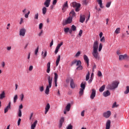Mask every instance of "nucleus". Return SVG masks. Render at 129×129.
Wrapping results in <instances>:
<instances>
[{
	"label": "nucleus",
	"mask_w": 129,
	"mask_h": 129,
	"mask_svg": "<svg viewBox=\"0 0 129 129\" xmlns=\"http://www.w3.org/2000/svg\"><path fill=\"white\" fill-rule=\"evenodd\" d=\"M93 51L92 55L95 59L99 60V53H98V41H96L94 42L93 45Z\"/></svg>",
	"instance_id": "1"
},
{
	"label": "nucleus",
	"mask_w": 129,
	"mask_h": 129,
	"mask_svg": "<svg viewBox=\"0 0 129 129\" xmlns=\"http://www.w3.org/2000/svg\"><path fill=\"white\" fill-rule=\"evenodd\" d=\"M118 84L119 83L118 82L114 81L112 83V84H108L106 88L108 90H113V89H115V88H117V86H118Z\"/></svg>",
	"instance_id": "2"
},
{
	"label": "nucleus",
	"mask_w": 129,
	"mask_h": 129,
	"mask_svg": "<svg viewBox=\"0 0 129 129\" xmlns=\"http://www.w3.org/2000/svg\"><path fill=\"white\" fill-rule=\"evenodd\" d=\"M52 80H53V78H51L50 76H48V85L46 86V90L45 91V94H49V92H50L49 88H51L52 86Z\"/></svg>",
	"instance_id": "3"
},
{
	"label": "nucleus",
	"mask_w": 129,
	"mask_h": 129,
	"mask_svg": "<svg viewBox=\"0 0 129 129\" xmlns=\"http://www.w3.org/2000/svg\"><path fill=\"white\" fill-rule=\"evenodd\" d=\"M71 7H73V8H76V12H79V11H80L79 9H80L81 5L79 3H77L76 2H74L71 3Z\"/></svg>",
	"instance_id": "4"
},
{
	"label": "nucleus",
	"mask_w": 129,
	"mask_h": 129,
	"mask_svg": "<svg viewBox=\"0 0 129 129\" xmlns=\"http://www.w3.org/2000/svg\"><path fill=\"white\" fill-rule=\"evenodd\" d=\"M68 1L66 2L62 6V13H65L66 10L68 9Z\"/></svg>",
	"instance_id": "5"
},
{
	"label": "nucleus",
	"mask_w": 129,
	"mask_h": 129,
	"mask_svg": "<svg viewBox=\"0 0 129 129\" xmlns=\"http://www.w3.org/2000/svg\"><path fill=\"white\" fill-rule=\"evenodd\" d=\"M27 30L25 28H22L20 29L19 31V35L22 37H25V35H26V32Z\"/></svg>",
	"instance_id": "6"
},
{
	"label": "nucleus",
	"mask_w": 129,
	"mask_h": 129,
	"mask_svg": "<svg viewBox=\"0 0 129 129\" xmlns=\"http://www.w3.org/2000/svg\"><path fill=\"white\" fill-rule=\"evenodd\" d=\"M127 54H121L119 56V61H123V60H126V59H127Z\"/></svg>",
	"instance_id": "7"
},
{
	"label": "nucleus",
	"mask_w": 129,
	"mask_h": 129,
	"mask_svg": "<svg viewBox=\"0 0 129 129\" xmlns=\"http://www.w3.org/2000/svg\"><path fill=\"white\" fill-rule=\"evenodd\" d=\"M96 96V90L95 89H93L92 90V93L90 95V98L91 99H94V97Z\"/></svg>",
	"instance_id": "8"
},
{
	"label": "nucleus",
	"mask_w": 129,
	"mask_h": 129,
	"mask_svg": "<svg viewBox=\"0 0 129 129\" xmlns=\"http://www.w3.org/2000/svg\"><path fill=\"white\" fill-rule=\"evenodd\" d=\"M110 115H111V112H110V111H107L103 114V116L105 117V118H108Z\"/></svg>",
	"instance_id": "9"
},
{
	"label": "nucleus",
	"mask_w": 129,
	"mask_h": 129,
	"mask_svg": "<svg viewBox=\"0 0 129 129\" xmlns=\"http://www.w3.org/2000/svg\"><path fill=\"white\" fill-rule=\"evenodd\" d=\"M62 45H63V42H60V43L57 44L55 48V50L54 51L55 54H57V53L59 52V49H60V48L61 47V46H62Z\"/></svg>",
	"instance_id": "10"
},
{
	"label": "nucleus",
	"mask_w": 129,
	"mask_h": 129,
	"mask_svg": "<svg viewBox=\"0 0 129 129\" xmlns=\"http://www.w3.org/2000/svg\"><path fill=\"white\" fill-rule=\"evenodd\" d=\"M84 60V61L87 63V67L89 66V58H88V56L86 55V54L84 55L83 56Z\"/></svg>",
	"instance_id": "11"
},
{
	"label": "nucleus",
	"mask_w": 129,
	"mask_h": 129,
	"mask_svg": "<svg viewBox=\"0 0 129 129\" xmlns=\"http://www.w3.org/2000/svg\"><path fill=\"white\" fill-rule=\"evenodd\" d=\"M50 3L51 0H45V1L44 3V6H45L46 8H49Z\"/></svg>",
	"instance_id": "12"
},
{
	"label": "nucleus",
	"mask_w": 129,
	"mask_h": 129,
	"mask_svg": "<svg viewBox=\"0 0 129 129\" xmlns=\"http://www.w3.org/2000/svg\"><path fill=\"white\" fill-rule=\"evenodd\" d=\"M72 17H69L66 21V25H68V24H71L72 23Z\"/></svg>",
	"instance_id": "13"
},
{
	"label": "nucleus",
	"mask_w": 129,
	"mask_h": 129,
	"mask_svg": "<svg viewBox=\"0 0 129 129\" xmlns=\"http://www.w3.org/2000/svg\"><path fill=\"white\" fill-rule=\"evenodd\" d=\"M70 86L71 88H72L73 89H74V88H75L76 87L75 83H74V80H73V79H72L70 81Z\"/></svg>",
	"instance_id": "14"
},
{
	"label": "nucleus",
	"mask_w": 129,
	"mask_h": 129,
	"mask_svg": "<svg viewBox=\"0 0 129 129\" xmlns=\"http://www.w3.org/2000/svg\"><path fill=\"white\" fill-rule=\"evenodd\" d=\"M109 95H110V92L108 90L104 91L103 93V96H104V97H107V96H109Z\"/></svg>",
	"instance_id": "15"
},
{
	"label": "nucleus",
	"mask_w": 129,
	"mask_h": 129,
	"mask_svg": "<svg viewBox=\"0 0 129 129\" xmlns=\"http://www.w3.org/2000/svg\"><path fill=\"white\" fill-rule=\"evenodd\" d=\"M111 123V121L110 120H107L106 123V129H109L110 128V124Z\"/></svg>",
	"instance_id": "16"
},
{
	"label": "nucleus",
	"mask_w": 129,
	"mask_h": 129,
	"mask_svg": "<svg viewBox=\"0 0 129 129\" xmlns=\"http://www.w3.org/2000/svg\"><path fill=\"white\" fill-rule=\"evenodd\" d=\"M11 108V102H9L8 105L4 109V112L5 113H7L8 111H9V109Z\"/></svg>",
	"instance_id": "17"
},
{
	"label": "nucleus",
	"mask_w": 129,
	"mask_h": 129,
	"mask_svg": "<svg viewBox=\"0 0 129 129\" xmlns=\"http://www.w3.org/2000/svg\"><path fill=\"white\" fill-rule=\"evenodd\" d=\"M37 123H38V120H36L31 124V129H35L37 125Z\"/></svg>",
	"instance_id": "18"
},
{
	"label": "nucleus",
	"mask_w": 129,
	"mask_h": 129,
	"mask_svg": "<svg viewBox=\"0 0 129 129\" xmlns=\"http://www.w3.org/2000/svg\"><path fill=\"white\" fill-rule=\"evenodd\" d=\"M50 109V104L47 103L45 107V114H47L48 111Z\"/></svg>",
	"instance_id": "19"
},
{
	"label": "nucleus",
	"mask_w": 129,
	"mask_h": 129,
	"mask_svg": "<svg viewBox=\"0 0 129 129\" xmlns=\"http://www.w3.org/2000/svg\"><path fill=\"white\" fill-rule=\"evenodd\" d=\"M47 73H50V68L51 67V62H48L47 64Z\"/></svg>",
	"instance_id": "20"
},
{
	"label": "nucleus",
	"mask_w": 129,
	"mask_h": 129,
	"mask_svg": "<svg viewBox=\"0 0 129 129\" xmlns=\"http://www.w3.org/2000/svg\"><path fill=\"white\" fill-rule=\"evenodd\" d=\"M41 56H42V59H45V58L47 57V50H45L44 53V51H42Z\"/></svg>",
	"instance_id": "21"
},
{
	"label": "nucleus",
	"mask_w": 129,
	"mask_h": 129,
	"mask_svg": "<svg viewBox=\"0 0 129 129\" xmlns=\"http://www.w3.org/2000/svg\"><path fill=\"white\" fill-rule=\"evenodd\" d=\"M84 21H85V16L81 15L80 19V23H84Z\"/></svg>",
	"instance_id": "22"
},
{
	"label": "nucleus",
	"mask_w": 129,
	"mask_h": 129,
	"mask_svg": "<svg viewBox=\"0 0 129 129\" xmlns=\"http://www.w3.org/2000/svg\"><path fill=\"white\" fill-rule=\"evenodd\" d=\"M70 108H71V104L70 103H68L66 106L65 110L67 111H70Z\"/></svg>",
	"instance_id": "23"
},
{
	"label": "nucleus",
	"mask_w": 129,
	"mask_h": 129,
	"mask_svg": "<svg viewBox=\"0 0 129 129\" xmlns=\"http://www.w3.org/2000/svg\"><path fill=\"white\" fill-rule=\"evenodd\" d=\"M60 59H61V56L60 55H58L57 56V57L56 60V66H58V65H59V62H60Z\"/></svg>",
	"instance_id": "24"
},
{
	"label": "nucleus",
	"mask_w": 129,
	"mask_h": 129,
	"mask_svg": "<svg viewBox=\"0 0 129 129\" xmlns=\"http://www.w3.org/2000/svg\"><path fill=\"white\" fill-rule=\"evenodd\" d=\"M63 122H64V117H62L60 118L59 121V127H61L63 124Z\"/></svg>",
	"instance_id": "25"
},
{
	"label": "nucleus",
	"mask_w": 129,
	"mask_h": 129,
	"mask_svg": "<svg viewBox=\"0 0 129 129\" xmlns=\"http://www.w3.org/2000/svg\"><path fill=\"white\" fill-rule=\"evenodd\" d=\"M76 16V13L75 12H74V10H72L70 13V17H72V19L74 18Z\"/></svg>",
	"instance_id": "26"
},
{
	"label": "nucleus",
	"mask_w": 129,
	"mask_h": 129,
	"mask_svg": "<svg viewBox=\"0 0 129 129\" xmlns=\"http://www.w3.org/2000/svg\"><path fill=\"white\" fill-rule=\"evenodd\" d=\"M6 97V93L5 91H3L2 93L0 94V99H4Z\"/></svg>",
	"instance_id": "27"
},
{
	"label": "nucleus",
	"mask_w": 129,
	"mask_h": 129,
	"mask_svg": "<svg viewBox=\"0 0 129 129\" xmlns=\"http://www.w3.org/2000/svg\"><path fill=\"white\" fill-rule=\"evenodd\" d=\"M104 89H105V85L102 86L99 89V91L100 92H103V91H104Z\"/></svg>",
	"instance_id": "28"
},
{
	"label": "nucleus",
	"mask_w": 129,
	"mask_h": 129,
	"mask_svg": "<svg viewBox=\"0 0 129 129\" xmlns=\"http://www.w3.org/2000/svg\"><path fill=\"white\" fill-rule=\"evenodd\" d=\"M46 13H47V7H44L42 8V14L43 15H46Z\"/></svg>",
	"instance_id": "29"
},
{
	"label": "nucleus",
	"mask_w": 129,
	"mask_h": 129,
	"mask_svg": "<svg viewBox=\"0 0 129 129\" xmlns=\"http://www.w3.org/2000/svg\"><path fill=\"white\" fill-rule=\"evenodd\" d=\"M71 29H72L73 32H76V31H77V28L74 25L72 26Z\"/></svg>",
	"instance_id": "30"
},
{
	"label": "nucleus",
	"mask_w": 129,
	"mask_h": 129,
	"mask_svg": "<svg viewBox=\"0 0 129 129\" xmlns=\"http://www.w3.org/2000/svg\"><path fill=\"white\" fill-rule=\"evenodd\" d=\"M115 34L117 35L120 33V28H117L114 31Z\"/></svg>",
	"instance_id": "31"
},
{
	"label": "nucleus",
	"mask_w": 129,
	"mask_h": 129,
	"mask_svg": "<svg viewBox=\"0 0 129 129\" xmlns=\"http://www.w3.org/2000/svg\"><path fill=\"white\" fill-rule=\"evenodd\" d=\"M97 1L100 5V8L101 9L103 8V6H102V0H97Z\"/></svg>",
	"instance_id": "32"
},
{
	"label": "nucleus",
	"mask_w": 129,
	"mask_h": 129,
	"mask_svg": "<svg viewBox=\"0 0 129 129\" xmlns=\"http://www.w3.org/2000/svg\"><path fill=\"white\" fill-rule=\"evenodd\" d=\"M124 94H128L129 93V86H127L126 87V90L124 92Z\"/></svg>",
	"instance_id": "33"
},
{
	"label": "nucleus",
	"mask_w": 129,
	"mask_h": 129,
	"mask_svg": "<svg viewBox=\"0 0 129 129\" xmlns=\"http://www.w3.org/2000/svg\"><path fill=\"white\" fill-rule=\"evenodd\" d=\"M90 77V73H89V72H88V74H87V75L86 76V81H88V80H89Z\"/></svg>",
	"instance_id": "34"
},
{
	"label": "nucleus",
	"mask_w": 129,
	"mask_h": 129,
	"mask_svg": "<svg viewBox=\"0 0 129 129\" xmlns=\"http://www.w3.org/2000/svg\"><path fill=\"white\" fill-rule=\"evenodd\" d=\"M84 93V90L83 89H80L79 91V94L80 96H81L82 95H83Z\"/></svg>",
	"instance_id": "35"
},
{
	"label": "nucleus",
	"mask_w": 129,
	"mask_h": 129,
	"mask_svg": "<svg viewBox=\"0 0 129 129\" xmlns=\"http://www.w3.org/2000/svg\"><path fill=\"white\" fill-rule=\"evenodd\" d=\"M58 80V74H57V73H54V81H55V82L56 81H57Z\"/></svg>",
	"instance_id": "36"
},
{
	"label": "nucleus",
	"mask_w": 129,
	"mask_h": 129,
	"mask_svg": "<svg viewBox=\"0 0 129 129\" xmlns=\"http://www.w3.org/2000/svg\"><path fill=\"white\" fill-rule=\"evenodd\" d=\"M81 89H84L85 90V84H83V83H82L81 84Z\"/></svg>",
	"instance_id": "37"
},
{
	"label": "nucleus",
	"mask_w": 129,
	"mask_h": 129,
	"mask_svg": "<svg viewBox=\"0 0 129 129\" xmlns=\"http://www.w3.org/2000/svg\"><path fill=\"white\" fill-rule=\"evenodd\" d=\"M17 99H18V95H15L14 97V102L16 103L17 102Z\"/></svg>",
	"instance_id": "38"
},
{
	"label": "nucleus",
	"mask_w": 129,
	"mask_h": 129,
	"mask_svg": "<svg viewBox=\"0 0 129 129\" xmlns=\"http://www.w3.org/2000/svg\"><path fill=\"white\" fill-rule=\"evenodd\" d=\"M18 116L19 117H22V110L21 109H19Z\"/></svg>",
	"instance_id": "39"
},
{
	"label": "nucleus",
	"mask_w": 129,
	"mask_h": 129,
	"mask_svg": "<svg viewBox=\"0 0 129 129\" xmlns=\"http://www.w3.org/2000/svg\"><path fill=\"white\" fill-rule=\"evenodd\" d=\"M101 50H102V44L100 43L99 46V48H98L99 52H100Z\"/></svg>",
	"instance_id": "40"
},
{
	"label": "nucleus",
	"mask_w": 129,
	"mask_h": 129,
	"mask_svg": "<svg viewBox=\"0 0 129 129\" xmlns=\"http://www.w3.org/2000/svg\"><path fill=\"white\" fill-rule=\"evenodd\" d=\"M69 30H70V28H68V27L64 28V33H68V32H69Z\"/></svg>",
	"instance_id": "41"
},
{
	"label": "nucleus",
	"mask_w": 129,
	"mask_h": 129,
	"mask_svg": "<svg viewBox=\"0 0 129 129\" xmlns=\"http://www.w3.org/2000/svg\"><path fill=\"white\" fill-rule=\"evenodd\" d=\"M35 20H38L39 19V13H36L34 16Z\"/></svg>",
	"instance_id": "42"
},
{
	"label": "nucleus",
	"mask_w": 129,
	"mask_h": 129,
	"mask_svg": "<svg viewBox=\"0 0 129 129\" xmlns=\"http://www.w3.org/2000/svg\"><path fill=\"white\" fill-rule=\"evenodd\" d=\"M39 91L40 92H43V91H44V86L39 87Z\"/></svg>",
	"instance_id": "43"
},
{
	"label": "nucleus",
	"mask_w": 129,
	"mask_h": 129,
	"mask_svg": "<svg viewBox=\"0 0 129 129\" xmlns=\"http://www.w3.org/2000/svg\"><path fill=\"white\" fill-rule=\"evenodd\" d=\"M38 52H39V46H38L36 49V50H35V55H37Z\"/></svg>",
	"instance_id": "44"
},
{
	"label": "nucleus",
	"mask_w": 129,
	"mask_h": 129,
	"mask_svg": "<svg viewBox=\"0 0 129 129\" xmlns=\"http://www.w3.org/2000/svg\"><path fill=\"white\" fill-rule=\"evenodd\" d=\"M81 61L80 60H77V64H76V66H81Z\"/></svg>",
	"instance_id": "45"
},
{
	"label": "nucleus",
	"mask_w": 129,
	"mask_h": 129,
	"mask_svg": "<svg viewBox=\"0 0 129 129\" xmlns=\"http://www.w3.org/2000/svg\"><path fill=\"white\" fill-rule=\"evenodd\" d=\"M67 129H73V126L70 124L67 127Z\"/></svg>",
	"instance_id": "46"
},
{
	"label": "nucleus",
	"mask_w": 129,
	"mask_h": 129,
	"mask_svg": "<svg viewBox=\"0 0 129 129\" xmlns=\"http://www.w3.org/2000/svg\"><path fill=\"white\" fill-rule=\"evenodd\" d=\"M77 63V60H75L72 61V64H71V66H73L74 64H76Z\"/></svg>",
	"instance_id": "47"
},
{
	"label": "nucleus",
	"mask_w": 129,
	"mask_h": 129,
	"mask_svg": "<svg viewBox=\"0 0 129 129\" xmlns=\"http://www.w3.org/2000/svg\"><path fill=\"white\" fill-rule=\"evenodd\" d=\"M111 5V2H108L107 3V4L106 5V8H109V7H110V5Z\"/></svg>",
	"instance_id": "48"
},
{
	"label": "nucleus",
	"mask_w": 129,
	"mask_h": 129,
	"mask_svg": "<svg viewBox=\"0 0 129 129\" xmlns=\"http://www.w3.org/2000/svg\"><path fill=\"white\" fill-rule=\"evenodd\" d=\"M29 15H30V11H29L25 15V17L26 19H28V18H29Z\"/></svg>",
	"instance_id": "49"
},
{
	"label": "nucleus",
	"mask_w": 129,
	"mask_h": 129,
	"mask_svg": "<svg viewBox=\"0 0 129 129\" xmlns=\"http://www.w3.org/2000/svg\"><path fill=\"white\" fill-rule=\"evenodd\" d=\"M81 54V52L78 51L75 55V57H79L80 56V54Z\"/></svg>",
	"instance_id": "50"
},
{
	"label": "nucleus",
	"mask_w": 129,
	"mask_h": 129,
	"mask_svg": "<svg viewBox=\"0 0 129 129\" xmlns=\"http://www.w3.org/2000/svg\"><path fill=\"white\" fill-rule=\"evenodd\" d=\"M83 69L82 66H79V67L77 68V70H82Z\"/></svg>",
	"instance_id": "51"
},
{
	"label": "nucleus",
	"mask_w": 129,
	"mask_h": 129,
	"mask_svg": "<svg viewBox=\"0 0 129 129\" xmlns=\"http://www.w3.org/2000/svg\"><path fill=\"white\" fill-rule=\"evenodd\" d=\"M83 33V30H80V31H79V36L80 37H81V36H82Z\"/></svg>",
	"instance_id": "52"
},
{
	"label": "nucleus",
	"mask_w": 129,
	"mask_h": 129,
	"mask_svg": "<svg viewBox=\"0 0 129 129\" xmlns=\"http://www.w3.org/2000/svg\"><path fill=\"white\" fill-rule=\"evenodd\" d=\"M112 108H114L115 107H117V105H116V102H115L112 105Z\"/></svg>",
	"instance_id": "53"
},
{
	"label": "nucleus",
	"mask_w": 129,
	"mask_h": 129,
	"mask_svg": "<svg viewBox=\"0 0 129 129\" xmlns=\"http://www.w3.org/2000/svg\"><path fill=\"white\" fill-rule=\"evenodd\" d=\"M98 76H99V77H101L102 76V73H101V72H98Z\"/></svg>",
	"instance_id": "54"
},
{
	"label": "nucleus",
	"mask_w": 129,
	"mask_h": 129,
	"mask_svg": "<svg viewBox=\"0 0 129 129\" xmlns=\"http://www.w3.org/2000/svg\"><path fill=\"white\" fill-rule=\"evenodd\" d=\"M20 99L21 101H23V99H24V94H21L20 95Z\"/></svg>",
	"instance_id": "55"
},
{
	"label": "nucleus",
	"mask_w": 129,
	"mask_h": 129,
	"mask_svg": "<svg viewBox=\"0 0 129 129\" xmlns=\"http://www.w3.org/2000/svg\"><path fill=\"white\" fill-rule=\"evenodd\" d=\"M42 28H43V23H40L39 25V29L40 30H42Z\"/></svg>",
	"instance_id": "56"
},
{
	"label": "nucleus",
	"mask_w": 129,
	"mask_h": 129,
	"mask_svg": "<svg viewBox=\"0 0 129 129\" xmlns=\"http://www.w3.org/2000/svg\"><path fill=\"white\" fill-rule=\"evenodd\" d=\"M100 41L102 42H105V38H104V36H103V37L101 38Z\"/></svg>",
	"instance_id": "57"
},
{
	"label": "nucleus",
	"mask_w": 129,
	"mask_h": 129,
	"mask_svg": "<svg viewBox=\"0 0 129 129\" xmlns=\"http://www.w3.org/2000/svg\"><path fill=\"white\" fill-rule=\"evenodd\" d=\"M22 119L21 118H19L18 121V125H20L21 124V121Z\"/></svg>",
	"instance_id": "58"
},
{
	"label": "nucleus",
	"mask_w": 129,
	"mask_h": 129,
	"mask_svg": "<svg viewBox=\"0 0 129 129\" xmlns=\"http://www.w3.org/2000/svg\"><path fill=\"white\" fill-rule=\"evenodd\" d=\"M24 23V19H23V18H21V21L20 22V25H22V23Z\"/></svg>",
	"instance_id": "59"
},
{
	"label": "nucleus",
	"mask_w": 129,
	"mask_h": 129,
	"mask_svg": "<svg viewBox=\"0 0 129 129\" xmlns=\"http://www.w3.org/2000/svg\"><path fill=\"white\" fill-rule=\"evenodd\" d=\"M33 66H30L29 68V71H32L33 70Z\"/></svg>",
	"instance_id": "60"
},
{
	"label": "nucleus",
	"mask_w": 129,
	"mask_h": 129,
	"mask_svg": "<svg viewBox=\"0 0 129 129\" xmlns=\"http://www.w3.org/2000/svg\"><path fill=\"white\" fill-rule=\"evenodd\" d=\"M7 49L8 50V51H11V50H12V46L7 47Z\"/></svg>",
	"instance_id": "61"
},
{
	"label": "nucleus",
	"mask_w": 129,
	"mask_h": 129,
	"mask_svg": "<svg viewBox=\"0 0 129 129\" xmlns=\"http://www.w3.org/2000/svg\"><path fill=\"white\" fill-rule=\"evenodd\" d=\"M56 4H57V0H53V2H52V5H56Z\"/></svg>",
	"instance_id": "62"
},
{
	"label": "nucleus",
	"mask_w": 129,
	"mask_h": 129,
	"mask_svg": "<svg viewBox=\"0 0 129 129\" xmlns=\"http://www.w3.org/2000/svg\"><path fill=\"white\" fill-rule=\"evenodd\" d=\"M2 67L4 68L5 67V65H6V63H5V61L2 62Z\"/></svg>",
	"instance_id": "63"
},
{
	"label": "nucleus",
	"mask_w": 129,
	"mask_h": 129,
	"mask_svg": "<svg viewBox=\"0 0 129 129\" xmlns=\"http://www.w3.org/2000/svg\"><path fill=\"white\" fill-rule=\"evenodd\" d=\"M85 112V111H84V110L82 111L81 114L82 116H84V112Z\"/></svg>",
	"instance_id": "64"
}]
</instances>
